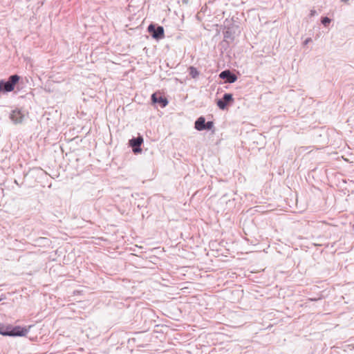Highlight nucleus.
I'll return each mask as SVG.
<instances>
[{
  "mask_svg": "<svg viewBox=\"0 0 354 354\" xmlns=\"http://www.w3.org/2000/svg\"><path fill=\"white\" fill-rule=\"evenodd\" d=\"M214 127V123L212 121H209L207 122H205V129H211Z\"/></svg>",
  "mask_w": 354,
  "mask_h": 354,
  "instance_id": "12",
  "label": "nucleus"
},
{
  "mask_svg": "<svg viewBox=\"0 0 354 354\" xmlns=\"http://www.w3.org/2000/svg\"><path fill=\"white\" fill-rule=\"evenodd\" d=\"M143 142V139L142 137H138L136 138H133L130 140V145L133 147V150L134 153H138L141 151V149L140 146Z\"/></svg>",
  "mask_w": 354,
  "mask_h": 354,
  "instance_id": "6",
  "label": "nucleus"
},
{
  "mask_svg": "<svg viewBox=\"0 0 354 354\" xmlns=\"http://www.w3.org/2000/svg\"><path fill=\"white\" fill-rule=\"evenodd\" d=\"M11 327L0 324V334L10 336Z\"/></svg>",
  "mask_w": 354,
  "mask_h": 354,
  "instance_id": "10",
  "label": "nucleus"
},
{
  "mask_svg": "<svg viewBox=\"0 0 354 354\" xmlns=\"http://www.w3.org/2000/svg\"><path fill=\"white\" fill-rule=\"evenodd\" d=\"M148 31L151 34L152 37L156 39L164 37V28L162 26L156 27L153 24L148 26Z\"/></svg>",
  "mask_w": 354,
  "mask_h": 354,
  "instance_id": "2",
  "label": "nucleus"
},
{
  "mask_svg": "<svg viewBox=\"0 0 354 354\" xmlns=\"http://www.w3.org/2000/svg\"><path fill=\"white\" fill-rule=\"evenodd\" d=\"M234 99L232 95L230 93H225L222 100L217 101V106L222 110L226 108L227 104L233 102Z\"/></svg>",
  "mask_w": 354,
  "mask_h": 354,
  "instance_id": "4",
  "label": "nucleus"
},
{
  "mask_svg": "<svg viewBox=\"0 0 354 354\" xmlns=\"http://www.w3.org/2000/svg\"><path fill=\"white\" fill-rule=\"evenodd\" d=\"M24 118V113L21 112L19 109H15L13 110L10 115V119L15 123V124H19L21 123Z\"/></svg>",
  "mask_w": 354,
  "mask_h": 354,
  "instance_id": "3",
  "label": "nucleus"
},
{
  "mask_svg": "<svg viewBox=\"0 0 354 354\" xmlns=\"http://www.w3.org/2000/svg\"><path fill=\"white\" fill-rule=\"evenodd\" d=\"M205 120L203 117H200L195 122V128L198 131L205 130Z\"/></svg>",
  "mask_w": 354,
  "mask_h": 354,
  "instance_id": "9",
  "label": "nucleus"
},
{
  "mask_svg": "<svg viewBox=\"0 0 354 354\" xmlns=\"http://www.w3.org/2000/svg\"><path fill=\"white\" fill-rule=\"evenodd\" d=\"M151 101L153 104L159 103L162 107H165L168 104V100L165 97L162 96L158 97L156 93L152 94Z\"/></svg>",
  "mask_w": 354,
  "mask_h": 354,
  "instance_id": "8",
  "label": "nucleus"
},
{
  "mask_svg": "<svg viewBox=\"0 0 354 354\" xmlns=\"http://www.w3.org/2000/svg\"><path fill=\"white\" fill-rule=\"evenodd\" d=\"M330 22V19L328 17H324L322 19V23L325 26H326Z\"/></svg>",
  "mask_w": 354,
  "mask_h": 354,
  "instance_id": "13",
  "label": "nucleus"
},
{
  "mask_svg": "<svg viewBox=\"0 0 354 354\" xmlns=\"http://www.w3.org/2000/svg\"><path fill=\"white\" fill-rule=\"evenodd\" d=\"M19 80V77L17 75H11L8 81L4 82L3 81H0V92L1 91H4L6 92H10L14 90L15 84Z\"/></svg>",
  "mask_w": 354,
  "mask_h": 354,
  "instance_id": "1",
  "label": "nucleus"
},
{
  "mask_svg": "<svg viewBox=\"0 0 354 354\" xmlns=\"http://www.w3.org/2000/svg\"><path fill=\"white\" fill-rule=\"evenodd\" d=\"M312 41L311 38H307L304 41V45H307L308 43H310V41Z\"/></svg>",
  "mask_w": 354,
  "mask_h": 354,
  "instance_id": "14",
  "label": "nucleus"
},
{
  "mask_svg": "<svg viewBox=\"0 0 354 354\" xmlns=\"http://www.w3.org/2000/svg\"><path fill=\"white\" fill-rule=\"evenodd\" d=\"M189 75L193 78L197 77L198 76V75H199V73H198V70L195 67H194V66H190L189 68Z\"/></svg>",
  "mask_w": 354,
  "mask_h": 354,
  "instance_id": "11",
  "label": "nucleus"
},
{
  "mask_svg": "<svg viewBox=\"0 0 354 354\" xmlns=\"http://www.w3.org/2000/svg\"><path fill=\"white\" fill-rule=\"evenodd\" d=\"M311 301H315L316 299H310Z\"/></svg>",
  "mask_w": 354,
  "mask_h": 354,
  "instance_id": "16",
  "label": "nucleus"
},
{
  "mask_svg": "<svg viewBox=\"0 0 354 354\" xmlns=\"http://www.w3.org/2000/svg\"><path fill=\"white\" fill-rule=\"evenodd\" d=\"M28 333V330L26 328L15 326L10 330V336H25Z\"/></svg>",
  "mask_w": 354,
  "mask_h": 354,
  "instance_id": "5",
  "label": "nucleus"
},
{
  "mask_svg": "<svg viewBox=\"0 0 354 354\" xmlns=\"http://www.w3.org/2000/svg\"><path fill=\"white\" fill-rule=\"evenodd\" d=\"M219 76L222 79H225L229 83H233L237 80V77L230 71H222Z\"/></svg>",
  "mask_w": 354,
  "mask_h": 354,
  "instance_id": "7",
  "label": "nucleus"
},
{
  "mask_svg": "<svg viewBox=\"0 0 354 354\" xmlns=\"http://www.w3.org/2000/svg\"><path fill=\"white\" fill-rule=\"evenodd\" d=\"M2 300V298L0 297V301Z\"/></svg>",
  "mask_w": 354,
  "mask_h": 354,
  "instance_id": "17",
  "label": "nucleus"
},
{
  "mask_svg": "<svg viewBox=\"0 0 354 354\" xmlns=\"http://www.w3.org/2000/svg\"><path fill=\"white\" fill-rule=\"evenodd\" d=\"M315 12V10H311V15H314Z\"/></svg>",
  "mask_w": 354,
  "mask_h": 354,
  "instance_id": "15",
  "label": "nucleus"
}]
</instances>
